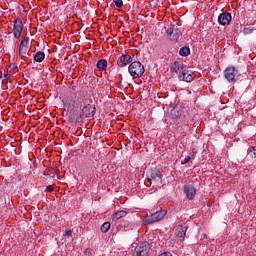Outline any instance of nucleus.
I'll return each instance as SVG.
<instances>
[{
	"instance_id": "nucleus-1",
	"label": "nucleus",
	"mask_w": 256,
	"mask_h": 256,
	"mask_svg": "<svg viewBox=\"0 0 256 256\" xmlns=\"http://www.w3.org/2000/svg\"><path fill=\"white\" fill-rule=\"evenodd\" d=\"M128 73L133 79H139L145 73V66L139 61L132 62L128 67Z\"/></svg>"
},
{
	"instance_id": "nucleus-5",
	"label": "nucleus",
	"mask_w": 256,
	"mask_h": 256,
	"mask_svg": "<svg viewBox=\"0 0 256 256\" xmlns=\"http://www.w3.org/2000/svg\"><path fill=\"white\" fill-rule=\"evenodd\" d=\"M29 51H31V48L29 47V37H25L21 41L19 48V56L21 59H29Z\"/></svg>"
},
{
	"instance_id": "nucleus-22",
	"label": "nucleus",
	"mask_w": 256,
	"mask_h": 256,
	"mask_svg": "<svg viewBox=\"0 0 256 256\" xmlns=\"http://www.w3.org/2000/svg\"><path fill=\"white\" fill-rule=\"evenodd\" d=\"M113 2L118 9H121V7H123V0H113Z\"/></svg>"
},
{
	"instance_id": "nucleus-15",
	"label": "nucleus",
	"mask_w": 256,
	"mask_h": 256,
	"mask_svg": "<svg viewBox=\"0 0 256 256\" xmlns=\"http://www.w3.org/2000/svg\"><path fill=\"white\" fill-rule=\"evenodd\" d=\"M189 227L187 225H180L177 229H176V235L180 238V239H185V235L187 233V229Z\"/></svg>"
},
{
	"instance_id": "nucleus-13",
	"label": "nucleus",
	"mask_w": 256,
	"mask_h": 256,
	"mask_svg": "<svg viewBox=\"0 0 256 256\" xmlns=\"http://www.w3.org/2000/svg\"><path fill=\"white\" fill-rule=\"evenodd\" d=\"M132 61V58H131V55L129 54H122L118 60H117V64L120 66V67H125L126 65H129V63H131Z\"/></svg>"
},
{
	"instance_id": "nucleus-27",
	"label": "nucleus",
	"mask_w": 256,
	"mask_h": 256,
	"mask_svg": "<svg viewBox=\"0 0 256 256\" xmlns=\"http://www.w3.org/2000/svg\"><path fill=\"white\" fill-rule=\"evenodd\" d=\"M3 77V72L0 71V79Z\"/></svg>"
},
{
	"instance_id": "nucleus-24",
	"label": "nucleus",
	"mask_w": 256,
	"mask_h": 256,
	"mask_svg": "<svg viewBox=\"0 0 256 256\" xmlns=\"http://www.w3.org/2000/svg\"><path fill=\"white\" fill-rule=\"evenodd\" d=\"M244 35H251L253 33V28H244Z\"/></svg>"
},
{
	"instance_id": "nucleus-12",
	"label": "nucleus",
	"mask_w": 256,
	"mask_h": 256,
	"mask_svg": "<svg viewBox=\"0 0 256 256\" xmlns=\"http://www.w3.org/2000/svg\"><path fill=\"white\" fill-rule=\"evenodd\" d=\"M149 253V247L147 244L142 243L135 248V256H146Z\"/></svg>"
},
{
	"instance_id": "nucleus-8",
	"label": "nucleus",
	"mask_w": 256,
	"mask_h": 256,
	"mask_svg": "<svg viewBox=\"0 0 256 256\" xmlns=\"http://www.w3.org/2000/svg\"><path fill=\"white\" fill-rule=\"evenodd\" d=\"M232 19L233 17L231 16V13L223 12L218 16V23L219 25H223L225 27V25H230Z\"/></svg>"
},
{
	"instance_id": "nucleus-21",
	"label": "nucleus",
	"mask_w": 256,
	"mask_h": 256,
	"mask_svg": "<svg viewBox=\"0 0 256 256\" xmlns=\"http://www.w3.org/2000/svg\"><path fill=\"white\" fill-rule=\"evenodd\" d=\"M101 231L102 233H107V231H109L111 229V223L109 222H105L102 226H101Z\"/></svg>"
},
{
	"instance_id": "nucleus-19",
	"label": "nucleus",
	"mask_w": 256,
	"mask_h": 256,
	"mask_svg": "<svg viewBox=\"0 0 256 256\" xmlns=\"http://www.w3.org/2000/svg\"><path fill=\"white\" fill-rule=\"evenodd\" d=\"M179 55L181 57H189V55H191V49L187 46H184L179 50Z\"/></svg>"
},
{
	"instance_id": "nucleus-18",
	"label": "nucleus",
	"mask_w": 256,
	"mask_h": 256,
	"mask_svg": "<svg viewBox=\"0 0 256 256\" xmlns=\"http://www.w3.org/2000/svg\"><path fill=\"white\" fill-rule=\"evenodd\" d=\"M34 61H35L36 63H43V61H45V52L38 51V52L34 55Z\"/></svg>"
},
{
	"instance_id": "nucleus-3",
	"label": "nucleus",
	"mask_w": 256,
	"mask_h": 256,
	"mask_svg": "<svg viewBox=\"0 0 256 256\" xmlns=\"http://www.w3.org/2000/svg\"><path fill=\"white\" fill-rule=\"evenodd\" d=\"M165 215H167V211L160 210L155 213L150 214L144 219L145 225H153V223H157L165 218Z\"/></svg>"
},
{
	"instance_id": "nucleus-10",
	"label": "nucleus",
	"mask_w": 256,
	"mask_h": 256,
	"mask_svg": "<svg viewBox=\"0 0 256 256\" xmlns=\"http://www.w3.org/2000/svg\"><path fill=\"white\" fill-rule=\"evenodd\" d=\"M97 109L95 108V105L93 104H86L82 108V115L83 117H95Z\"/></svg>"
},
{
	"instance_id": "nucleus-14",
	"label": "nucleus",
	"mask_w": 256,
	"mask_h": 256,
	"mask_svg": "<svg viewBox=\"0 0 256 256\" xmlns=\"http://www.w3.org/2000/svg\"><path fill=\"white\" fill-rule=\"evenodd\" d=\"M179 81H185L186 83H191L193 81V75L188 70L182 71L178 76Z\"/></svg>"
},
{
	"instance_id": "nucleus-9",
	"label": "nucleus",
	"mask_w": 256,
	"mask_h": 256,
	"mask_svg": "<svg viewBox=\"0 0 256 256\" xmlns=\"http://www.w3.org/2000/svg\"><path fill=\"white\" fill-rule=\"evenodd\" d=\"M184 193L187 196V199H195V195H197V188H195L193 184H185Z\"/></svg>"
},
{
	"instance_id": "nucleus-20",
	"label": "nucleus",
	"mask_w": 256,
	"mask_h": 256,
	"mask_svg": "<svg viewBox=\"0 0 256 256\" xmlns=\"http://www.w3.org/2000/svg\"><path fill=\"white\" fill-rule=\"evenodd\" d=\"M248 155L251 159H256V146L250 147L248 149Z\"/></svg>"
},
{
	"instance_id": "nucleus-17",
	"label": "nucleus",
	"mask_w": 256,
	"mask_h": 256,
	"mask_svg": "<svg viewBox=\"0 0 256 256\" xmlns=\"http://www.w3.org/2000/svg\"><path fill=\"white\" fill-rule=\"evenodd\" d=\"M107 65L108 63L105 59L98 60V62L96 63L98 71H105V69H107Z\"/></svg>"
},
{
	"instance_id": "nucleus-2",
	"label": "nucleus",
	"mask_w": 256,
	"mask_h": 256,
	"mask_svg": "<svg viewBox=\"0 0 256 256\" xmlns=\"http://www.w3.org/2000/svg\"><path fill=\"white\" fill-rule=\"evenodd\" d=\"M164 29H166V35L169 39H171L174 43L179 41V38L181 37V30L177 25L167 24V26H164Z\"/></svg>"
},
{
	"instance_id": "nucleus-7",
	"label": "nucleus",
	"mask_w": 256,
	"mask_h": 256,
	"mask_svg": "<svg viewBox=\"0 0 256 256\" xmlns=\"http://www.w3.org/2000/svg\"><path fill=\"white\" fill-rule=\"evenodd\" d=\"M13 33L15 39H19L21 37V33H23V21L21 18H17L14 22Z\"/></svg>"
},
{
	"instance_id": "nucleus-6",
	"label": "nucleus",
	"mask_w": 256,
	"mask_h": 256,
	"mask_svg": "<svg viewBox=\"0 0 256 256\" xmlns=\"http://www.w3.org/2000/svg\"><path fill=\"white\" fill-rule=\"evenodd\" d=\"M146 175L148 183H151V181H161V179H163V173L157 168L151 169Z\"/></svg>"
},
{
	"instance_id": "nucleus-4",
	"label": "nucleus",
	"mask_w": 256,
	"mask_h": 256,
	"mask_svg": "<svg viewBox=\"0 0 256 256\" xmlns=\"http://www.w3.org/2000/svg\"><path fill=\"white\" fill-rule=\"evenodd\" d=\"M224 77L229 83H235L239 79V70L230 66L224 70Z\"/></svg>"
},
{
	"instance_id": "nucleus-16",
	"label": "nucleus",
	"mask_w": 256,
	"mask_h": 256,
	"mask_svg": "<svg viewBox=\"0 0 256 256\" xmlns=\"http://www.w3.org/2000/svg\"><path fill=\"white\" fill-rule=\"evenodd\" d=\"M123 217H127V212L125 210L117 211L112 215V221H119Z\"/></svg>"
},
{
	"instance_id": "nucleus-11",
	"label": "nucleus",
	"mask_w": 256,
	"mask_h": 256,
	"mask_svg": "<svg viewBox=\"0 0 256 256\" xmlns=\"http://www.w3.org/2000/svg\"><path fill=\"white\" fill-rule=\"evenodd\" d=\"M170 70L172 73H180L181 75L183 71H185V64H183V62L176 61L170 66Z\"/></svg>"
},
{
	"instance_id": "nucleus-25",
	"label": "nucleus",
	"mask_w": 256,
	"mask_h": 256,
	"mask_svg": "<svg viewBox=\"0 0 256 256\" xmlns=\"http://www.w3.org/2000/svg\"><path fill=\"white\" fill-rule=\"evenodd\" d=\"M65 237H71V235H73V231L71 229H67L65 230Z\"/></svg>"
},
{
	"instance_id": "nucleus-23",
	"label": "nucleus",
	"mask_w": 256,
	"mask_h": 256,
	"mask_svg": "<svg viewBox=\"0 0 256 256\" xmlns=\"http://www.w3.org/2000/svg\"><path fill=\"white\" fill-rule=\"evenodd\" d=\"M189 161H191V156H186V157L181 161V165H187V163H189Z\"/></svg>"
},
{
	"instance_id": "nucleus-28",
	"label": "nucleus",
	"mask_w": 256,
	"mask_h": 256,
	"mask_svg": "<svg viewBox=\"0 0 256 256\" xmlns=\"http://www.w3.org/2000/svg\"><path fill=\"white\" fill-rule=\"evenodd\" d=\"M173 111H175V110H172L171 113H173Z\"/></svg>"
},
{
	"instance_id": "nucleus-26",
	"label": "nucleus",
	"mask_w": 256,
	"mask_h": 256,
	"mask_svg": "<svg viewBox=\"0 0 256 256\" xmlns=\"http://www.w3.org/2000/svg\"><path fill=\"white\" fill-rule=\"evenodd\" d=\"M46 191H47L48 193H53L54 188H53L51 185H48V186L46 187Z\"/></svg>"
}]
</instances>
